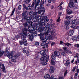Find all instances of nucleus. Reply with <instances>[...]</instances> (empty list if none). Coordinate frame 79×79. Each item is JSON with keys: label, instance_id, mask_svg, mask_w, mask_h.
<instances>
[{"label": "nucleus", "instance_id": "obj_51", "mask_svg": "<svg viewBox=\"0 0 79 79\" xmlns=\"http://www.w3.org/2000/svg\"><path fill=\"white\" fill-rule=\"evenodd\" d=\"M75 46L76 47H79V44H76L75 45Z\"/></svg>", "mask_w": 79, "mask_h": 79}, {"label": "nucleus", "instance_id": "obj_31", "mask_svg": "<svg viewBox=\"0 0 79 79\" xmlns=\"http://www.w3.org/2000/svg\"><path fill=\"white\" fill-rule=\"evenodd\" d=\"M78 75V73H76L75 74L74 76V79H77V76Z\"/></svg>", "mask_w": 79, "mask_h": 79}, {"label": "nucleus", "instance_id": "obj_20", "mask_svg": "<svg viewBox=\"0 0 79 79\" xmlns=\"http://www.w3.org/2000/svg\"><path fill=\"white\" fill-rule=\"evenodd\" d=\"M13 53L12 52H10L9 54H7V56L9 58H13Z\"/></svg>", "mask_w": 79, "mask_h": 79}, {"label": "nucleus", "instance_id": "obj_15", "mask_svg": "<svg viewBox=\"0 0 79 79\" xmlns=\"http://www.w3.org/2000/svg\"><path fill=\"white\" fill-rule=\"evenodd\" d=\"M54 54L56 56H59L60 58L61 57V55L60 54V53L58 51H55L54 52Z\"/></svg>", "mask_w": 79, "mask_h": 79}, {"label": "nucleus", "instance_id": "obj_57", "mask_svg": "<svg viewBox=\"0 0 79 79\" xmlns=\"http://www.w3.org/2000/svg\"><path fill=\"white\" fill-rule=\"evenodd\" d=\"M59 10H62V9H63V7H62V6H60L59 8Z\"/></svg>", "mask_w": 79, "mask_h": 79}, {"label": "nucleus", "instance_id": "obj_33", "mask_svg": "<svg viewBox=\"0 0 79 79\" xmlns=\"http://www.w3.org/2000/svg\"><path fill=\"white\" fill-rule=\"evenodd\" d=\"M72 40H77V36H73L72 37Z\"/></svg>", "mask_w": 79, "mask_h": 79}, {"label": "nucleus", "instance_id": "obj_42", "mask_svg": "<svg viewBox=\"0 0 79 79\" xmlns=\"http://www.w3.org/2000/svg\"><path fill=\"white\" fill-rule=\"evenodd\" d=\"M47 62H46V61H44V62H43L42 63L43 65L44 66H45V65H47Z\"/></svg>", "mask_w": 79, "mask_h": 79}, {"label": "nucleus", "instance_id": "obj_46", "mask_svg": "<svg viewBox=\"0 0 79 79\" xmlns=\"http://www.w3.org/2000/svg\"><path fill=\"white\" fill-rule=\"evenodd\" d=\"M55 33V31H52L51 32V35H53V34H54V33Z\"/></svg>", "mask_w": 79, "mask_h": 79}, {"label": "nucleus", "instance_id": "obj_12", "mask_svg": "<svg viewBox=\"0 0 79 79\" xmlns=\"http://www.w3.org/2000/svg\"><path fill=\"white\" fill-rule=\"evenodd\" d=\"M46 57H42L41 58L40 60L41 61H46V62H47L48 61L47 60L48 59V58H49V56L48 55H46Z\"/></svg>", "mask_w": 79, "mask_h": 79}, {"label": "nucleus", "instance_id": "obj_16", "mask_svg": "<svg viewBox=\"0 0 79 79\" xmlns=\"http://www.w3.org/2000/svg\"><path fill=\"white\" fill-rule=\"evenodd\" d=\"M41 27H40V28H39L38 29V32L40 33V35H42V31H43L44 29V27L41 26Z\"/></svg>", "mask_w": 79, "mask_h": 79}, {"label": "nucleus", "instance_id": "obj_40", "mask_svg": "<svg viewBox=\"0 0 79 79\" xmlns=\"http://www.w3.org/2000/svg\"><path fill=\"white\" fill-rule=\"evenodd\" d=\"M22 52L23 53H26V48H24L23 49Z\"/></svg>", "mask_w": 79, "mask_h": 79}, {"label": "nucleus", "instance_id": "obj_55", "mask_svg": "<svg viewBox=\"0 0 79 79\" xmlns=\"http://www.w3.org/2000/svg\"><path fill=\"white\" fill-rule=\"evenodd\" d=\"M64 77L63 76H61L60 77H59V79H64Z\"/></svg>", "mask_w": 79, "mask_h": 79}, {"label": "nucleus", "instance_id": "obj_54", "mask_svg": "<svg viewBox=\"0 0 79 79\" xmlns=\"http://www.w3.org/2000/svg\"><path fill=\"white\" fill-rule=\"evenodd\" d=\"M63 4V2H62L59 5V6H58V7H60V6H61V5H62Z\"/></svg>", "mask_w": 79, "mask_h": 79}, {"label": "nucleus", "instance_id": "obj_53", "mask_svg": "<svg viewBox=\"0 0 79 79\" xmlns=\"http://www.w3.org/2000/svg\"><path fill=\"white\" fill-rule=\"evenodd\" d=\"M67 71H68L67 70H66L64 74V76H66V74H68Z\"/></svg>", "mask_w": 79, "mask_h": 79}, {"label": "nucleus", "instance_id": "obj_35", "mask_svg": "<svg viewBox=\"0 0 79 79\" xmlns=\"http://www.w3.org/2000/svg\"><path fill=\"white\" fill-rule=\"evenodd\" d=\"M64 44L66 45H67V46H68V47H69V46H71V44L68 42L64 43Z\"/></svg>", "mask_w": 79, "mask_h": 79}, {"label": "nucleus", "instance_id": "obj_49", "mask_svg": "<svg viewBox=\"0 0 79 79\" xmlns=\"http://www.w3.org/2000/svg\"><path fill=\"white\" fill-rule=\"evenodd\" d=\"M19 43L20 45H23V40L20 41Z\"/></svg>", "mask_w": 79, "mask_h": 79}, {"label": "nucleus", "instance_id": "obj_22", "mask_svg": "<svg viewBox=\"0 0 79 79\" xmlns=\"http://www.w3.org/2000/svg\"><path fill=\"white\" fill-rule=\"evenodd\" d=\"M74 30H71L69 33V36H71V35H72L73 34V33H74Z\"/></svg>", "mask_w": 79, "mask_h": 79}, {"label": "nucleus", "instance_id": "obj_14", "mask_svg": "<svg viewBox=\"0 0 79 79\" xmlns=\"http://www.w3.org/2000/svg\"><path fill=\"white\" fill-rule=\"evenodd\" d=\"M0 68L2 69V71L5 73L6 71H5V66H4V65L3 64H0Z\"/></svg>", "mask_w": 79, "mask_h": 79}, {"label": "nucleus", "instance_id": "obj_27", "mask_svg": "<svg viewBox=\"0 0 79 79\" xmlns=\"http://www.w3.org/2000/svg\"><path fill=\"white\" fill-rule=\"evenodd\" d=\"M40 53L41 55L44 56L45 55V52L44 50H42L40 51Z\"/></svg>", "mask_w": 79, "mask_h": 79}, {"label": "nucleus", "instance_id": "obj_61", "mask_svg": "<svg viewBox=\"0 0 79 79\" xmlns=\"http://www.w3.org/2000/svg\"><path fill=\"white\" fill-rule=\"evenodd\" d=\"M5 52V53H6V54H7L8 53V50H6Z\"/></svg>", "mask_w": 79, "mask_h": 79}, {"label": "nucleus", "instance_id": "obj_34", "mask_svg": "<svg viewBox=\"0 0 79 79\" xmlns=\"http://www.w3.org/2000/svg\"><path fill=\"white\" fill-rule=\"evenodd\" d=\"M70 64V63L69 62V61L67 60L65 63V66H68Z\"/></svg>", "mask_w": 79, "mask_h": 79}, {"label": "nucleus", "instance_id": "obj_21", "mask_svg": "<svg viewBox=\"0 0 79 79\" xmlns=\"http://www.w3.org/2000/svg\"><path fill=\"white\" fill-rule=\"evenodd\" d=\"M66 26H68V25H69L70 24V21L69 20H67L65 21L64 22Z\"/></svg>", "mask_w": 79, "mask_h": 79}, {"label": "nucleus", "instance_id": "obj_32", "mask_svg": "<svg viewBox=\"0 0 79 79\" xmlns=\"http://www.w3.org/2000/svg\"><path fill=\"white\" fill-rule=\"evenodd\" d=\"M46 33H47V31H46V30H44L43 29V30L41 35H44V34L45 35L46 34Z\"/></svg>", "mask_w": 79, "mask_h": 79}, {"label": "nucleus", "instance_id": "obj_63", "mask_svg": "<svg viewBox=\"0 0 79 79\" xmlns=\"http://www.w3.org/2000/svg\"><path fill=\"white\" fill-rule=\"evenodd\" d=\"M14 13V12L12 11V13H11V15H10V16H13V14Z\"/></svg>", "mask_w": 79, "mask_h": 79}, {"label": "nucleus", "instance_id": "obj_58", "mask_svg": "<svg viewBox=\"0 0 79 79\" xmlns=\"http://www.w3.org/2000/svg\"><path fill=\"white\" fill-rule=\"evenodd\" d=\"M54 8V6H52L51 7V9H52V10H53Z\"/></svg>", "mask_w": 79, "mask_h": 79}, {"label": "nucleus", "instance_id": "obj_28", "mask_svg": "<svg viewBox=\"0 0 79 79\" xmlns=\"http://www.w3.org/2000/svg\"><path fill=\"white\" fill-rule=\"evenodd\" d=\"M0 50H1V48H0V57H1V56H3V53H4V52Z\"/></svg>", "mask_w": 79, "mask_h": 79}, {"label": "nucleus", "instance_id": "obj_59", "mask_svg": "<svg viewBox=\"0 0 79 79\" xmlns=\"http://www.w3.org/2000/svg\"><path fill=\"white\" fill-rule=\"evenodd\" d=\"M25 15H26V14H25V13H23L22 14V16H25Z\"/></svg>", "mask_w": 79, "mask_h": 79}, {"label": "nucleus", "instance_id": "obj_11", "mask_svg": "<svg viewBox=\"0 0 79 79\" xmlns=\"http://www.w3.org/2000/svg\"><path fill=\"white\" fill-rule=\"evenodd\" d=\"M38 35L40 36V38L41 42H47V39L45 38V37L44 36V35L39 34Z\"/></svg>", "mask_w": 79, "mask_h": 79}, {"label": "nucleus", "instance_id": "obj_44", "mask_svg": "<svg viewBox=\"0 0 79 79\" xmlns=\"http://www.w3.org/2000/svg\"><path fill=\"white\" fill-rule=\"evenodd\" d=\"M54 45H55V42H52L51 43V46H53Z\"/></svg>", "mask_w": 79, "mask_h": 79}, {"label": "nucleus", "instance_id": "obj_36", "mask_svg": "<svg viewBox=\"0 0 79 79\" xmlns=\"http://www.w3.org/2000/svg\"><path fill=\"white\" fill-rule=\"evenodd\" d=\"M45 30H46L47 32H51V29L50 28V27H48V28H46V29H45Z\"/></svg>", "mask_w": 79, "mask_h": 79}, {"label": "nucleus", "instance_id": "obj_9", "mask_svg": "<svg viewBox=\"0 0 79 79\" xmlns=\"http://www.w3.org/2000/svg\"><path fill=\"white\" fill-rule=\"evenodd\" d=\"M42 42L41 43V45L42 46H45V47H43V48H45V47L47 48H48V43H46V41H42Z\"/></svg>", "mask_w": 79, "mask_h": 79}, {"label": "nucleus", "instance_id": "obj_1", "mask_svg": "<svg viewBox=\"0 0 79 79\" xmlns=\"http://www.w3.org/2000/svg\"><path fill=\"white\" fill-rule=\"evenodd\" d=\"M44 4L40 3V5L36 6V10L35 14H39L40 15H42V16H44V13L45 11V10L44 9Z\"/></svg>", "mask_w": 79, "mask_h": 79}, {"label": "nucleus", "instance_id": "obj_17", "mask_svg": "<svg viewBox=\"0 0 79 79\" xmlns=\"http://www.w3.org/2000/svg\"><path fill=\"white\" fill-rule=\"evenodd\" d=\"M55 71V68H54L53 66L50 67L49 71L51 73H53Z\"/></svg>", "mask_w": 79, "mask_h": 79}, {"label": "nucleus", "instance_id": "obj_60", "mask_svg": "<svg viewBox=\"0 0 79 79\" xmlns=\"http://www.w3.org/2000/svg\"><path fill=\"white\" fill-rule=\"evenodd\" d=\"M65 29H69V27L68 25L66 26V27H65Z\"/></svg>", "mask_w": 79, "mask_h": 79}, {"label": "nucleus", "instance_id": "obj_7", "mask_svg": "<svg viewBox=\"0 0 79 79\" xmlns=\"http://www.w3.org/2000/svg\"><path fill=\"white\" fill-rule=\"evenodd\" d=\"M39 26H40L43 27V26H44V29H45L46 28L50 27V25L47 23L45 22H40V23L39 24Z\"/></svg>", "mask_w": 79, "mask_h": 79}, {"label": "nucleus", "instance_id": "obj_52", "mask_svg": "<svg viewBox=\"0 0 79 79\" xmlns=\"http://www.w3.org/2000/svg\"><path fill=\"white\" fill-rule=\"evenodd\" d=\"M23 7H24L25 9H27V7H26V5L23 4Z\"/></svg>", "mask_w": 79, "mask_h": 79}, {"label": "nucleus", "instance_id": "obj_4", "mask_svg": "<svg viewBox=\"0 0 79 79\" xmlns=\"http://www.w3.org/2000/svg\"><path fill=\"white\" fill-rule=\"evenodd\" d=\"M34 18L32 20L33 22H35L37 21L38 23H41V15L39 16L40 14H37L36 13L35 14V12L34 13Z\"/></svg>", "mask_w": 79, "mask_h": 79}, {"label": "nucleus", "instance_id": "obj_18", "mask_svg": "<svg viewBox=\"0 0 79 79\" xmlns=\"http://www.w3.org/2000/svg\"><path fill=\"white\" fill-rule=\"evenodd\" d=\"M33 3L35 4V5H36L35 6V9H36V6L39 5L38 4H39V2H39V1H38L37 0H33Z\"/></svg>", "mask_w": 79, "mask_h": 79}, {"label": "nucleus", "instance_id": "obj_26", "mask_svg": "<svg viewBox=\"0 0 79 79\" xmlns=\"http://www.w3.org/2000/svg\"><path fill=\"white\" fill-rule=\"evenodd\" d=\"M73 23H74L75 25H77L79 24V21L77 20H76L73 21Z\"/></svg>", "mask_w": 79, "mask_h": 79}, {"label": "nucleus", "instance_id": "obj_43", "mask_svg": "<svg viewBox=\"0 0 79 79\" xmlns=\"http://www.w3.org/2000/svg\"><path fill=\"white\" fill-rule=\"evenodd\" d=\"M66 53H70V54H71V53H72L71 51L69 50L66 51Z\"/></svg>", "mask_w": 79, "mask_h": 79}, {"label": "nucleus", "instance_id": "obj_62", "mask_svg": "<svg viewBox=\"0 0 79 79\" xmlns=\"http://www.w3.org/2000/svg\"><path fill=\"white\" fill-rule=\"evenodd\" d=\"M75 69H76V68L74 67L73 69H72V71L74 72L75 71Z\"/></svg>", "mask_w": 79, "mask_h": 79}, {"label": "nucleus", "instance_id": "obj_39", "mask_svg": "<svg viewBox=\"0 0 79 79\" xmlns=\"http://www.w3.org/2000/svg\"><path fill=\"white\" fill-rule=\"evenodd\" d=\"M34 13L32 11H30L29 13V14L30 15H33L34 16Z\"/></svg>", "mask_w": 79, "mask_h": 79}, {"label": "nucleus", "instance_id": "obj_25", "mask_svg": "<svg viewBox=\"0 0 79 79\" xmlns=\"http://www.w3.org/2000/svg\"><path fill=\"white\" fill-rule=\"evenodd\" d=\"M76 26V24L74 23H73V21L72 22V25L71 26V28H75V26Z\"/></svg>", "mask_w": 79, "mask_h": 79}, {"label": "nucleus", "instance_id": "obj_8", "mask_svg": "<svg viewBox=\"0 0 79 79\" xmlns=\"http://www.w3.org/2000/svg\"><path fill=\"white\" fill-rule=\"evenodd\" d=\"M31 32L29 33V34H27V29H24V30L23 31V32L22 33H21V34L23 33L24 34L26 35V37L27 35V37H30L31 36H32V35L31 34Z\"/></svg>", "mask_w": 79, "mask_h": 79}, {"label": "nucleus", "instance_id": "obj_37", "mask_svg": "<svg viewBox=\"0 0 79 79\" xmlns=\"http://www.w3.org/2000/svg\"><path fill=\"white\" fill-rule=\"evenodd\" d=\"M51 63L52 65H55V62L53 60H51Z\"/></svg>", "mask_w": 79, "mask_h": 79}, {"label": "nucleus", "instance_id": "obj_48", "mask_svg": "<svg viewBox=\"0 0 79 79\" xmlns=\"http://www.w3.org/2000/svg\"><path fill=\"white\" fill-rule=\"evenodd\" d=\"M60 21V17H59L57 20V22H59Z\"/></svg>", "mask_w": 79, "mask_h": 79}, {"label": "nucleus", "instance_id": "obj_3", "mask_svg": "<svg viewBox=\"0 0 79 79\" xmlns=\"http://www.w3.org/2000/svg\"><path fill=\"white\" fill-rule=\"evenodd\" d=\"M36 29H37L36 27H30V28H28V31L29 32H31V34H32V35L29 38L30 40H32L33 38H34L33 36L35 37L37 35V31L36 30Z\"/></svg>", "mask_w": 79, "mask_h": 79}, {"label": "nucleus", "instance_id": "obj_45", "mask_svg": "<svg viewBox=\"0 0 79 79\" xmlns=\"http://www.w3.org/2000/svg\"><path fill=\"white\" fill-rule=\"evenodd\" d=\"M35 44L36 45H39V42H36L35 43Z\"/></svg>", "mask_w": 79, "mask_h": 79}, {"label": "nucleus", "instance_id": "obj_47", "mask_svg": "<svg viewBox=\"0 0 79 79\" xmlns=\"http://www.w3.org/2000/svg\"><path fill=\"white\" fill-rule=\"evenodd\" d=\"M21 5H20L18 7V9L19 10H21Z\"/></svg>", "mask_w": 79, "mask_h": 79}, {"label": "nucleus", "instance_id": "obj_29", "mask_svg": "<svg viewBox=\"0 0 79 79\" xmlns=\"http://www.w3.org/2000/svg\"><path fill=\"white\" fill-rule=\"evenodd\" d=\"M31 0H27V2L26 1H24V3H26V4H29L31 2Z\"/></svg>", "mask_w": 79, "mask_h": 79}, {"label": "nucleus", "instance_id": "obj_64", "mask_svg": "<svg viewBox=\"0 0 79 79\" xmlns=\"http://www.w3.org/2000/svg\"><path fill=\"white\" fill-rule=\"evenodd\" d=\"M26 54L27 55V56H28L29 55V52H27V53Z\"/></svg>", "mask_w": 79, "mask_h": 79}, {"label": "nucleus", "instance_id": "obj_6", "mask_svg": "<svg viewBox=\"0 0 79 79\" xmlns=\"http://www.w3.org/2000/svg\"><path fill=\"white\" fill-rule=\"evenodd\" d=\"M41 16V23H45V22H48L49 21V19H47V16H45L44 17V16H42V15H40Z\"/></svg>", "mask_w": 79, "mask_h": 79}, {"label": "nucleus", "instance_id": "obj_2", "mask_svg": "<svg viewBox=\"0 0 79 79\" xmlns=\"http://www.w3.org/2000/svg\"><path fill=\"white\" fill-rule=\"evenodd\" d=\"M27 16V15L25 16L24 17V19L26 20L27 22L24 23V26L25 27L27 26L28 29H29V28H31V27H34V26H32V22L30 20L32 19V16H31L29 17Z\"/></svg>", "mask_w": 79, "mask_h": 79}, {"label": "nucleus", "instance_id": "obj_41", "mask_svg": "<svg viewBox=\"0 0 79 79\" xmlns=\"http://www.w3.org/2000/svg\"><path fill=\"white\" fill-rule=\"evenodd\" d=\"M31 7L28 6L27 8V9H26V10H31Z\"/></svg>", "mask_w": 79, "mask_h": 79}, {"label": "nucleus", "instance_id": "obj_19", "mask_svg": "<svg viewBox=\"0 0 79 79\" xmlns=\"http://www.w3.org/2000/svg\"><path fill=\"white\" fill-rule=\"evenodd\" d=\"M60 51L61 55H62L63 56H66V53L62 49H60Z\"/></svg>", "mask_w": 79, "mask_h": 79}, {"label": "nucleus", "instance_id": "obj_38", "mask_svg": "<svg viewBox=\"0 0 79 79\" xmlns=\"http://www.w3.org/2000/svg\"><path fill=\"white\" fill-rule=\"evenodd\" d=\"M77 58V59L78 60V63H79V54H76V55Z\"/></svg>", "mask_w": 79, "mask_h": 79}, {"label": "nucleus", "instance_id": "obj_24", "mask_svg": "<svg viewBox=\"0 0 79 79\" xmlns=\"http://www.w3.org/2000/svg\"><path fill=\"white\" fill-rule=\"evenodd\" d=\"M45 79H51L50 76L49 74L45 75L44 76Z\"/></svg>", "mask_w": 79, "mask_h": 79}, {"label": "nucleus", "instance_id": "obj_5", "mask_svg": "<svg viewBox=\"0 0 79 79\" xmlns=\"http://www.w3.org/2000/svg\"><path fill=\"white\" fill-rule=\"evenodd\" d=\"M20 35H21V39L23 41V44L25 46H27L28 43L27 41L25 40L26 37V35L24 33H21Z\"/></svg>", "mask_w": 79, "mask_h": 79}, {"label": "nucleus", "instance_id": "obj_56", "mask_svg": "<svg viewBox=\"0 0 79 79\" xmlns=\"http://www.w3.org/2000/svg\"><path fill=\"white\" fill-rule=\"evenodd\" d=\"M63 50H66L67 48H66V47H64L63 48Z\"/></svg>", "mask_w": 79, "mask_h": 79}, {"label": "nucleus", "instance_id": "obj_10", "mask_svg": "<svg viewBox=\"0 0 79 79\" xmlns=\"http://www.w3.org/2000/svg\"><path fill=\"white\" fill-rule=\"evenodd\" d=\"M69 7L71 8H74V0H71V2L69 4Z\"/></svg>", "mask_w": 79, "mask_h": 79}, {"label": "nucleus", "instance_id": "obj_13", "mask_svg": "<svg viewBox=\"0 0 79 79\" xmlns=\"http://www.w3.org/2000/svg\"><path fill=\"white\" fill-rule=\"evenodd\" d=\"M19 56L18 55H15L14 57L12 58V59L11 60V61L13 62H16V59L18 58V56Z\"/></svg>", "mask_w": 79, "mask_h": 79}, {"label": "nucleus", "instance_id": "obj_23", "mask_svg": "<svg viewBox=\"0 0 79 79\" xmlns=\"http://www.w3.org/2000/svg\"><path fill=\"white\" fill-rule=\"evenodd\" d=\"M67 14H68V15H70V14H71V13H72L73 12L71 10L68 8H67Z\"/></svg>", "mask_w": 79, "mask_h": 79}, {"label": "nucleus", "instance_id": "obj_30", "mask_svg": "<svg viewBox=\"0 0 79 79\" xmlns=\"http://www.w3.org/2000/svg\"><path fill=\"white\" fill-rule=\"evenodd\" d=\"M51 58L54 60H55V59H56V57L55 55L52 54L51 56Z\"/></svg>", "mask_w": 79, "mask_h": 79}, {"label": "nucleus", "instance_id": "obj_50", "mask_svg": "<svg viewBox=\"0 0 79 79\" xmlns=\"http://www.w3.org/2000/svg\"><path fill=\"white\" fill-rule=\"evenodd\" d=\"M79 26H75V28H74V29H79Z\"/></svg>", "mask_w": 79, "mask_h": 79}]
</instances>
